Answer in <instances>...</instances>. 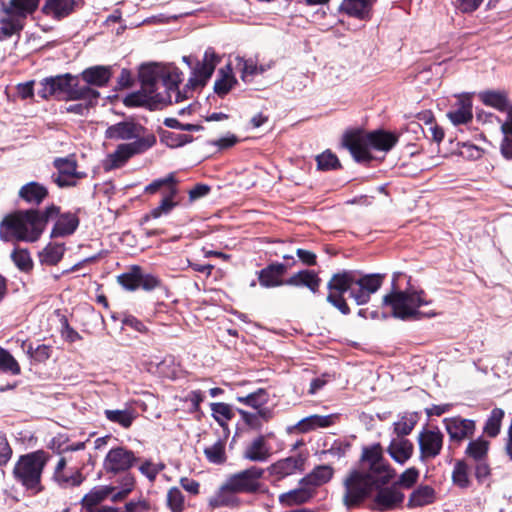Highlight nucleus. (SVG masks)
Returning a JSON list of instances; mask_svg holds the SVG:
<instances>
[{"label":"nucleus","mask_w":512,"mask_h":512,"mask_svg":"<svg viewBox=\"0 0 512 512\" xmlns=\"http://www.w3.org/2000/svg\"><path fill=\"white\" fill-rule=\"evenodd\" d=\"M396 471L383 456L379 443L364 447L360 466L348 472L343 480V505L347 509L360 506L373 491L372 508L376 511H392L402 506L405 495L397 485L387 486Z\"/></svg>","instance_id":"nucleus-1"},{"label":"nucleus","mask_w":512,"mask_h":512,"mask_svg":"<svg viewBox=\"0 0 512 512\" xmlns=\"http://www.w3.org/2000/svg\"><path fill=\"white\" fill-rule=\"evenodd\" d=\"M103 413L109 422L117 424L123 429H129L138 416L137 411L132 407L105 409Z\"/></svg>","instance_id":"nucleus-28"},{"label":"nucleus","mask_w":512,"mask_h":512,"mask_svg":"<svg viewBox=\"0 0 512 512\" xmlns=\"http://www.w3.org/2000/svg\"><path fill=\"white\" fill-rule=\"evenodd\" d=\"M334 474V470L329 465L316 466L309 474L303 477L299 484L309 486L312 490L329 482Z\"/></svg>","instance_id":"nucleus-27"},{"label":"nucleus","mask_w":512,"mask_h":512,"mask_svg":"<svg viewBox=\"0 0 512 512\" xmlns=\"http://www.w3.org/2000/svg\"><path fill=\"white\" fill-rule=\"evenodd\" d=\"M125 512H153L151 502L144 498L131 500L125 504Z\"/></svg>","instance_id":"nucleus-57"},{"label":"nucleus","mask_w":512,"mask_h":512,"mask_svg":"<svg viewBox=\"0 0 512 512\" xmlns=\"http://www.w3.org/2000/svg\"><path fill=\"white\" fill-rule=\"evenodd\" d=\"M447 117L454 125L467 124L473 118L472 102L468 97H460L455 109L447 113Z\"/></svg>","instance_id":"nucleus-30"},{"label":"nucleus","mask_w":512,"mask_h":512,"mask_svg":"<svg viewBox=\"0 0 512 512\" xmlns=\"http://www.w3.org/2000/svg\"><path fill=\"white\" fill-rule=\"evenodd\" d=\"M49 449L54 453L61 455L68 452V439L63 435L53 437L49 443Z\"/></svg>","instance_id":"nucleus-61"},{"label":"nucleus","mask_w":512,"mask_h":512,"mask_svg":"<svg viewBox=\"0 0 512 512\" xmlns=\"http://www.w3.org/2000/svg\"><path fill=\"white\" fill-rule=\"evenodd\" d=\"M384 274H365L354 270H343L333 274L327 283L329 293L327 302L338 309L343 315L350 313V308L344 298L349 292L357 305H365L370 301L371 295L376 293L383 284Z\"/></svg>","instance_id":"nucleus-2"},{"label":"nucleus","mask_w":512,"mask_h":512,"mask_svg":"<svg viewBox=\"0 0 512 512\" xmlns=\"http://www.w3.org/2000/svg\"><path fill=\"white\" fill-rule=\"evenodd\" d=\"M267 393L263 389H259L256 392L250 393L244 397H238L237 400L255 409L260 408L267 402Z\"/></svg>","instance_id":"nucleus-53"},{"label":"nucleus","mask_w":512,"mask_h":512,"mask_svg":"<svg viewBox=\"0 0 512 512\" xmlns=\"http://www.w3.org/2000/svg\"><path fill=\"white\" fill-rule=\"evenodd\" d=\"M418 477L419 471L415 467H411L401 473L398 480L393 484L397 485L399 489L401 487L409 489L417 482Z\"/></svg>","instance_id":"nucleus-54"},{"label":"nucleus","mask_w":512,"mask_h":512,"mask_svg":"<svg viewBox=\"0 0 512 512\" xmlns=\"http://www.w3.org/2000/svg\"><path fill=\"white\" fill-rule=\"evenodd\" d=\"M140 267L133 266L127 273L118 276V283L126 290L134 291L139 288Z\"/></svg>","instance_id":"nucleus-49"},{"label":"nucleus","mask_w":512,"mask_h":512,"mask_svg":"<svg viewBox=\"0 0 512 512\" xmlns=\"http://www.w3.org/2000/svg\"><path fill=\"white\" fill-rule=\"evenodd\" d=\"M305 458L302 455L290 456L280 459L268 467L269 473L281 480L287 476L295 474L297 471L304 470Z\"/></svg>","instance_id":"nucleus-14"},{"label":"nucleus","mask_w":512,"mask_h":512,"mask_svg":"<svg viewBox=\"0 0 512 512\" xmlns=\"http://www.w3.org/2000/svg\"><path fill=\"white\" fill-rule=\"evenodd\" d=\"M164 125L168 128L179 129L183 131H200L202 126L196 124H182L176 118H166Z\"/></svg>","instance_id":"nucleus-63"},{"label":"nucleus","mask_w":512,"mask_h":512,"mask_svg":"<svg viewBox=\"0 0 512 512\" xmlns=\"http://www.w3.org/2000/svg\"><path fill=\"white\" fill-rule=\"evenodd\" d=\"M397 136L383 130L365 133L361 130L346 132L343 136V145L357 162L370 160L369 149L381 151L391 150L397 143Z\"/></svg>","instance_id":"nucleus-7"},{"label":"nucleus","mask_w":512,"mask_h":512,"mask_svg":"<svg viewBox=\"0 0 512 512\" xmlns=\"http://www.w3.org/2000/svg\"><path fill=\"white\" fill-rule=\"evenodd\" d=\"M164 464H154L150 460H145L139 467V471L150 481H154L158 473L164 469Z\"/></svg>","instance_id":"nucleus-58"},{"label":"nucleus","mask_w":512,"mask_h":512,"mask_svg":"<svg viewBox=\"0 0 512 512\" xmlns=\"http://www.w3.org/2000/svg\"><path fill=\"white\" fill-rule=\"evenodd\" d=\"M443 434L437 430H423L418 436L419 449L422 459H432L438 456L443 446Z\"/></svg>","instance_id":"nucleus-13"},{"label":"nucleus","mask_w":512,"mask_h":512,"mask_svg":"<svg viewBox=\"0 0 512 512\" xmlns=\"http://www.w3.org/2000/svg\"><path fill=\"white\" fill-rule=\"evenodd\" d=\"M479 98L485 105L491 106L501 112L507 111L508 113L510 110L508 109V98L505 92L487 90L479 93Z\"/></svg>","instance_id":"nucleus-36"},{"label":"nucleus","mask_w":512,"mask_h":512,"mask_svg":"<svg viewBox=\"0 0 512 512\" xmlns=\"http://www.w3.org/2000/svg\"><path fill=\"white\" fill-rule=\"evenodd\" d=\"M333 415H310L298 421L296 424L288 426L286 431L288 434L308 433L316 428H325L333 424Z\"/></svg>","instance_id":"nucleus-18"},{"label":"nucleus","mask_w":512,"mask_h":512,"mask_svg":"<svg viewBox=\"0 0 512 512\" xmlns=\"http://www.w3.org/2000/svg\"><path fill=\"white\" fill-rule=\"evenodd\" d=\"M241 504L240 499L230 484L225 482L217 489V491L209 498L208 505L212 509L221 507L236 508Z\"/></svg>","instance_id":"nucleus-16"},{"label":"nucleus","mask_w":512,"mask_h":512,"mask_svg":"<svg viewBox=\"0 0 512 512\" xmlns=\"http://www.w3.org/2000/svg\"><path fill=\"white\" fill-rule=\"evenodd\" d=\"M40 0H10L4 8L5 13L15 14V16L25 19L27 15L32 14L38 7Z\"/></svg>","instance_id":"nucleus-35"},{"label":"nucleus","mask_w":512,"mask_h":512,"mask_svg":"<svg viewBox=\"0 0 512 512\" xmlns=\"http://www.w3.org/2000/svg\"><path fill=\"white\" fill-rule=\"evenodd\" d=\"M49 459V453L44 450L21 455L13 468L14 479L34 495L42 492V473Z\"/></svg>","instance_id":"nucleus-8"},{"label":"nucleus","mask_w":512,"mask_h":512,"mask_svg":"<svg viewBox=\"0 0 512 512\" xmlns=\"http://www.w3.org/2000/svg\"><path fill=\"white\" fill-rule=\"evenodd\" d=\"M453 483L460 488H468L471 484L469 467L464 461H457L452 472Z\"/></svg>","instance_id":"nucleus-46"},{"label":"nucleus","mask_w":512,"mask_h":512,"mask_svg":"<svg viewBox=\"0 0 512 512\" xmlns=\"http://www.w3.org/2000/svg\"><path fill=\"white\" fill-rule=\"evenodd\" d=\"M0 19V28L5 38L19 33L23 29L22 19L15 14H7Z\"/></svg>","instance_id":"nucleus-39"},{"label":"nucleus","mask_w":512,"mask_h":512,"mask_svg":"<svg viewBox=\"0 0 512 512\" xmlns=\"http://www.w3.org/2000/svg\"><path fill=\"white\" fill-rule=\"evenodd\" d=\"M161 285V281L152 274H144L140 269L139 287L146 291H152Z\"/></svg>","instance_id":"nucleus-59"},{"label":"nucleus","mask_w":512,"mask_h":512,"mask_svg":"<svg viewBox=\"0 0 512 512\" xmlns=\"http://www.w3.org/2000/svg\"><path fill=\"white\" fill-rule=\"evenodd\" d=\"M105 138L116 141L132 140L128 143L119 144L116 150L109 155L110 168L123 166L130 158L145 153L156 143L155 135L146 133V128L133 119L108 126L105 130Z\"/></svg>","instance_id":"nucleus-3"},{"label":"nucleus","mask_w":512,"mask_h":512,"mask_svg":"<svg viewBox=\"0 0 512 512\" xmlns=\"http://www.w3.org/2000/svg\"><path fill=\"white\" fill-rule=\"evenodd\" d=\"M271 456V446L264 435L254 438L243 451V458L252 462H265Z\"/></svg>","instance_id":"nucleus-19"},{"label":"nucleus","mask_w":512,"mask_h":512,"mask_svg":"<svg viewBox=\"0 0 512 512\" xmlns=\"http://www.w3.org/2000/svg\"><path fill=\"white\" fill-rule=\"evenodd\" d=\"M445 428L451 440L461 441L473 435L475 431V422L470 419L460 417L444 419Z\"/></svg>","instance_id":"nucleus-17"},{"label":"nucleus","mask_w":512,"mask_h":512,"mask_svg":"<svg viewBox=\"0 0 512 512\" xmlns=\"http://www.w3.org/2000/svg\"><path fill=\"white\" fill-rule=\"evenodd\" d=\"M51 178H52V181L58 187L65 188V187L76 186L77 181L79 179H81L82 177H78V176H74V175L66 176V175L61 174V173H54V174H52Z\"/></svg>","instance_id":"nucleus-60"},{"label":"nucleus","mask_w":512,"mask_h":512,"mask_svg":"<svg viewBox=\"0 0 512 512\" xmlns=\"http://www.w3.org/2000/svg\"><path fill=\"white\" fill-rule=\"evenodd\" d=\"M11 259L22 272L28 273L33 269V260L26 249H14L11 253Z\"/></svg>","instance_id":"nucleus-47"},{"label":"nucleus","mask_w":512,"mask_h":512,"mask_svg":"<svg viewBox=\"0 0 512 512\" xmlns=\"http://www.w3.org/2000/svg\"><path fill=\"white\" fill-rule=\"evenodd\" d=\"M321 279L318 277V275L311 270H301L295 274H293L291 277L285 280V285L288 286H305L307 287L312 293H317L319 286H320Z\"/></svg>","instance_id":"nucleus-26"},{"label":"nucleus","mask_w":512,"mask_h":512,"mask_svg":"<svg viewBox=\"0 0 512 512\" xmlns=\"http://www.w3.org/2000/svg\"><path fill=\"white\" fill-rule=\"evenodd\" d=\"M413 443L406 438H394L391 440L387 452L390 457L399 464L406 463L412 456Z\"/></svg>","instance_id":"nucleus-23"},{"label":"nucleus","mask_w":512,"mask_h":512,"mask_svg":"<svg viewBox=\"0 0 512 512\" xmlns=\"http://www.w3.org/2000/svg\"><path fill=\"white\" fill-rule=\"evenodd\" d=\"M161 67L158 65H145L139 71L141 88L150 94L156 93L157 84L160 81Z\"/></svg>","instance_id":"nucleus-32"},{"label":"nucleus","mask_w":512,"mask_h":512,"mask_svg":"<svg viewBox=\"0 0 512 512\" xmlns=\"http://www.w3.org/2000/svg\"><path fill=\"white\" fill-rule=\"evenodd\" d=\"M288 265L274 262L257 272L259 283L264 288L279 287L285 285L283 275L287 272Z\"/></svg>","instance_id":"nucleus-15"},{"label":"nucleus","mask_w":512,"mask_h":512,"mask_svg":"<svg viewBox=\"0 0 512 512\" xmlns=\"http://www.w3.org/2000/svg\"><path fill=\"white\" fill-rule=\"evenodd\" d=\"M416 423L415 416H402L399 421L394 423V432L397 434V438H405V436L409 435Z\"/></svg>","instance_id":"nucleus-51"},{"label":"nucleus","mask_w":512,"mask_h":512,"mask_svg":"<svg viewBox=\"0 0 512 512\" xmlns=\"http://www.w3.org/2000/svg\"><path fill=\"white\" fill-rule=\"evenodd\" d=\"M163 100L164 98L159 93L150 94L141 88L140 91L127 95L124 104L127 107H141L147 105L150 101L161 102Z\"/></svg>","instance_id":"nucleus-37"},{"label":"nucleus","mask_w":512,"mask_h":512,"mask_svg":"<svg viewBox=\"0 0 512 512\" xmlns=\"http://www.w3.org/2000/svg\"><path fill=\"white\" fill-rule=\"evenodd\" d=\"M503 135L500 145L501 154L506 159H512V133H503Z\"/></svg>","instance_id":"nucleus-64"},{"label":"nucleus","mask_w":512,"mask_h":512,"mask_svg":"<svg viewBox=\"0 0 512 512\" xmlns=\"http://www.w3.org/2000/svg\"><path fill=\"white\" fill-rule=\"evenodd\" d=\"M139 458L125 446L111 448L103 461V470L107 475H119L128 472L134 467Z\"/></svg>","instance_id":"nucleus-10"},{"label":"nucleus","mask_w":512,"mask_h":512,"mask_svg":"<svg viewBox=\"0 0 512 512\" xmlns=\"http://www.w3.org/2000/svg\"><path fill=\"white\" fill-rule=\"evenodd\" d=\"M483 150L478 146L465 142L459 146V155L468 160H477L481 158Z\"/></svg>","instance_id":"nucleus-55"},{"label":"nucleus","mask_w":512,"mask_h":512,"mask_svg":"<svg viewBox=\"0 0 512 512\" xmlns=\"http://www.w3.org/2000/svg\"><path fill=\"white\" fill-rule=\"evenodd\" d=\"M54 167L57 169V173L64 174L66 176L74 175L78 177H85L86 173L77 171V162L75 159L67 158H56L53 162Z\"/></svg>","instance_id":"nucleus-44"},{"label":"nucleus","mask_w":512,"mask_h":512,"mask_svg":"<svg viewBox=\"0 0 512 512\" xmlns=\"http://www.w3.org/2000/svg\"><path fill=\"white\" fill-rule=\"evenodd\" d=\"M38 95L42 99L56 97L66 100H92L98 99L100 93L87 85H82L79 78L70 73L44 78L40 82Z\"/></svg>","instance_id":"nucleus-6"},{"label":"nucleus","mask_w":512,"mask_h":512,"mask_svg":"<svg viewBox=\"0 0 512 512\" xmlns=\"http://www.w3.org/2000/svg\"><path fill=\"white\" fill-rule=\"evenodd\" d=\"M214 70L213 66L206 65L204 63H198L195 71H194V78H190L186 87L188 89L195 88L197 86H204L207 82V80L212 76Z\"/></svg>","instance_id":"nucleus-40"},{"label":"nucleus","mask_w":512,"mask_h":512,"mask_svg":"<svg viewBox=\"0 0 512 512\" xmlns=\"http://www.w3.org/2000/svg\"><path fill=\"white\" fill-rule=\"evenodd\" d=\"M58 219L51 231V237H65L73 234L79 226V218L75 213L67 212L57 215Z\"/></svg>","instance_id":"nucleus-24"},{"label":"nucleus","mask_w":512,"mask_h":512,"mask_svg":"<svg viewBox=\"0 0 512 512\" xmlns=\"http://www.w3.org/2000/svg\"><path fill=\"white\" fill-rule=\"evenodd\" d=\"M265 470L258 466H251L247 469L231 474L226 481L232 487V490L239 493L253 494L260 490L261 482Z\"/></svg>","instance_id":"nucleus-11"},{"label":"nucleus","mask_w":512,"mask_h":512,"mask_svg":"<svg viewBox=\"0 0 512 512\" xmlns=\"http://www.w3.org/2000/svg\"><path fill=\"white\" fill-rule=\"evenodd\" d=\"M314 491L305 485H300L299 488L282 493L279 496V502L285 506H293L307 502L312 496Z\"/></svg>","instance_id":"nucleus-34"},{"label":"nucleus","mask_w":512,"mask_h":512,"mask_svg":"<svg viewBox=\"0 0 512 512\" xmlns=\"http://www.w3.org/2000/svg\"><path fill=\"white\" fill-rule=\"evenodd\" d=\"M503 417L504 411L500 408H494L485 423L484 433L490 437H496L500 432Z\"/></svg>","instance_id":"nucleus-48"},{"label":"nucleus","mask_w":512,"mask_h":512,"mask_svg":"<svg viewBox=\"0 0 512 512\" xmlns=\"http://www.w3.org/2000/svg\"><path fill=\"white\" fill-rule=\"evenodd\" d=\"M64 255V248L61 245H48L39 253L40 262L46 265H56Z\"/></svg>","instance_id":"nucleus-43"},{"label":"nucleus","mask_w":512,"mask_h":512,"mask_svg":"<svg viewBox=\"0 0 512 512\" xmlns=\"http://www.w3.org/2000/svg\"><path fill=\"white\" fill-rule=\"evenodd\" d=\"M166 505L171 512H183L185 496L178 487H171L166 495Z\"/></svg>","instance_id":"nucleus-45"},{"label":"nucleus","mask_w":512,"mask_h":512,"mask_svg":"<svg viewBox=\"0 0 512 512\" xmlns=\"http://www.w3.org/2000/svg\"><path fill=\"white\" fill-rule=\"evenodd\" d=\"M60 207L50 205L45 210H20L3 218L0 224V237L5 241L17 240L35 242L43 233L48 221L57 217Z\"/></svg>","instance_id":"nucleus-4"},{"label":"nucleus","mask_w":512,"mask_h":512,"mask_svg":"<svg viewBox=\"0 0 512 512\" xmlns=\"http://www.w3.org/2000/svg\"><path fill=\"white\" fill-rule=\"evenodd\" d=\"M239 63L242 64L241 78L243 81H248L249 77L258 75V64L256 60L252 58H239Z\"/></svg>","instance_id":"nucleus-56"},{"label":"nucleus","mask_w":512,"mask_h":512,"mask_svg":"<svg viewBox=\"0 0 512 512\" xmlns=\"http://www.w3.org/2000/svg\"><path fill=\"white\" fill-rule=\"evenodd\" d=\"M0 372L10 375H19L21 368L17 360L6 349L0 347Z\"/></svg>","instance_id":"nucleus-41"},{"label":"nucleus","mask_w":512,"mask_h":512,"mask_svg":"<svg viewBox=\"0 0 512 512\" xmlns=\"http://www.w3.org/2000/svg\"><path fill=\"white\" fill-rule=\"evenodd\" d=\"M79 6V0H47L43 12L56 20L69 16Z\"/></svg>","instance_id":"nucleus-22"},{"label":"nucleus","mask_w":512,"mask_h":512,"mask_svg":"<svg viewBox=\"0 0 512 512\" xmlns=\"http://www.w3.org/2000/svg\"><path fill=\"white\" fill-rule=\"evenodd\" d=\"M212 415L220 426H224L226 421L233 417V412L228 404L211 403Z\"/></svg>","instance_id":"nucleus-52"},{"label":"nucleus","mask_w":512,"mask_h":512,"mask_svg":"<svg viewBox=\"0 0 512 512\" xmlns=\"http://www.w3.org/2000/svg\"><path fill=\"white\" fill-rule=\"evenodd\" d=\"M436 492L429 485H420L409 495L407 507L409 509L424 507L434 503Z\"/></svg>","instance_id":"nucleus-29"},{"label":"nucleus","mask_w":512,"mask_h":512,"mask_svg":"<svg viewBox=\"0 0 512 512\" xmlns=\"http://www.w3.org/2000/svg\"><path fill=\"white\" fill-rule=\"evenodd\" d=\"M112 76L110 67L106 66H93L85 69L81 73V78L85 82L84 85L90 87L91 85L97 87H104L109 82Z\"/></svg>","instance_id":"nucleus-25"},{"label":"nucleus","mask_w":512,"mask_h":512,"mask_svg":"<svg viewBox=\"0 0 512 512\" xmlns=\"http://www.w3.org/2000/svg\"><path fill=\"white\" fill-rule=\"evenodd\" d=\"M182 73L178 68L166 69L161 67V75L160 80L162 81L163 86L168 92L176 93V102H180L186 98V95H182L179 91V84L181 83Z\"/></svg>","instance_id":"nucleus-31"},{"label":"nucleus","mask_w":512,"mask_h":512,"mask_svg":"<svg viewBox=\"0 0 512 512\" xmlns=\"http://www.w3.org/2000/svg\"><path fill=\"white\" fill-rule=\"evenodd\" d=\"M83 476L79 468H67V458H59L54 467L52 480L61 488L77 487L83 482Z\"/></svg>","instance_id":"nucleus-12"},{"label":"nucleus","mask_w":512,"mask_h":512,"mask_svg":"<svg viewBox=\"0 0 512 512\" xmlns=\"http://www.w3.org/2000/svg\"><path fill=\"white\" fill-rule=\"evenodd\" d=\"M377 0H343L340 10L347 15L359 20L371 18L372 7Z\"/></svg>","instance_id":"nucleus-21"},{"label":"nucleus","mask_w":512,"mask_h":512,"mask_svg":"<svg viewBox=\"0 0 512 512\" xmlns=\"http://www.w3.org/2000/svg\"><path fill=\"white\" fill-rule=\"evenodd\" d=\"M383 305L392 309V316L401 320L420 319L422 317H434L436 312L429 310L422 312L419 310L421 306H427L432 303L431 299L422 289L413 287L404 291L393 289L389 294L385 295L382 300Z\"/></svg>","instance_id":"nucleus-5"},{"label":"nucleus","mask_w":512,"mask_h":512,"mask_svg":"<svg viewBox=\"0 0 512 512\" xmlns=\"http://www.w3.org/2000/svg\"><path fill=\"white\" fill-rule=\"evenodd\" d=\"M488 450L489 442L480 437L468 443L465 453L469 458L477 462L487 459Z\"/></svg>","instance_id":"nucleus-38"},{"label":"nucleus","mask_w":512,"mask_h":512,"mask_svg":"<svg viewBox=\"0 0 512 512\" xmlns=\"http://www.w3.org/2000/svg\"><path fill=\"white\" fill-rule=\"evenodd\" d=\"M474 474L479 483H484L490 476L491 469L487 463V459L477 461L474 467Z\"/></svg>","instance_id":"nucleus-62"},{"label":"nucleus","mask_w":512,"mask_h":512,"mask_svg":"<svg viewBox=\"0 0 512 512\" xmlns=\"http://www.w3.org/2000/svg\"><path fill=\"white\" fill-rule=\"evenodd\" d=\"M204 454L207 460L213 464H223L226 461V453H225V442L219 439L213 445L206 447L204 449Z\"/></svg>","instance_id":"nucleus-42"},{"label":"nucleus","mask_w":512,"mask_h":512,"mask_svg":"<svg viewBox=\"0 0 512 512\" xmlns=\"http://www.w3.org/2000/svg\"><path fill=\"white\" fill-rule=\"evenodd\" d=\"M158 191H161L163 198L157 207L153 208L148 214L143 216V222H146L151 218L158 219L162 216L169 215L178 205V202L174 201V198L178 194L177 180L174 173H170L164 178L156 179L145 187V192L149 194H154Z\"/></svg>","instance_id":"nucleus-9"},{"label":"nucleus","mask_w":512,"mask_h":512,"mask_svg":"<svg viewBox=\"0 0 512 512\" xmlns=\"http://www.w3.org/2000/svg\"><path fill=\"white\" fill-rule=\"evenodd\" d=\"M237 84V80L232 73V68L228 64L223 68H220L217 74V79L214 83V92L219 97H224L230 90Z\"/></svg>","instance_id":"nucleus-33"},{"label":"nucleus","mask_w":512,"mask_h":512,"mask_svg":"<svg viewBox=\"0 0 512 512\" xmlns=\"http://www.w3.org/2000/svg\"><path fill=\"white\" fill-rule=\"evenodd\" d=\"M317 167L322 171L334 170L340 167L338 157L330 150H326L316 157Z\"/></svg>","instance_id":"nucleus-50"},{"label":"nucleus","mask_w":512,"mask_h":512,"mask_svg":"<svg viewBox=\"0 0 512 512\" xmlns=\"http://www.w3.org/2000/svg\"><path fill=\"white\" fill-rule=\"evenodd\" d=\"M18 197L28 205L39 206L48 197V189L39 182L31 181L19 189Z\"/></svg>","instance_id":"nucleus-20"}]
</instances>
